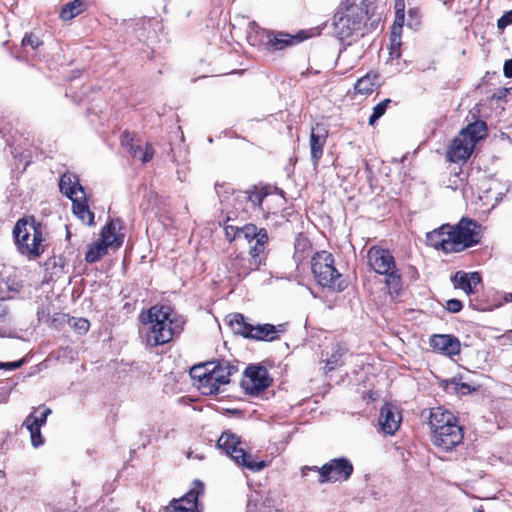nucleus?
<instances>
[{
	"mask_svg": "<svg viewBox=\"0 0 512 512\" xmlns=\"http://www.w3.org/2000/svg\"><path fill=\"white\" fill-rule=\"evenodd\" d=\"M23 426H25L30 432L31 443L34 447L43 445L44 438L41 434V428H39L37 424H34V426H29V424L23 423Z\"/></svg>",
	"mask_w": 512,
	"mask_h": 512,
	"instance_id": "nucleus-37",
	"label": "nucleus"
},
{
	"mask_svg": "<svg viewBox=\"0 0 512 512\" xmlns=\"http://www.w3.org/2000/svg\"><path fill=\"white\" fill-rule=\"evenodd\" d=\"M59 188L61 193L67 196L70 200L78 194L84 195V188L79 183L78 178L70 173H64L60 177Z\"/></svg>",
	"mask_w": 512,
	"mask_h": 512,
	"instance_id": "nucleus-23",
	"label": "nucleus"
},
{
	"mask_svg": "<svg viewBox=\"0 0 512 512\" xmlns=\"http://www.w3.org/2000/svg\"><path fill=\"white\" fill-rule=\"evenodd\" d=\"M38 411L39 409L30 413L24 420V424H29V426H34V424H37L39 428L45 425L47 417L51 414L52 411L48 407H43L42 411H40L39 415H37Z\"/></svg>",
	"mask_w": 512,
	"mask_h": 512,
	"instance_id": "nucleus-33",
	"label": "nucleus"
},
{
	"mask_svg": "<svg viewBox=\"0 0 512 512\" xmlns=\"http://www.w3.org/2000/svg\"><path fill=\"white\" fill-rule=\"evenodd\" d=\"M273 383L269 372L264 366H249L244 372L241 386L251 396H256L266 390Z\"/></svg>",
	"mask_w": 512,
	"mask_h": 512,
	"instance_id": "nucleus-14",
	"label": "nucleus"
},
{
	"mask_svg": "<svg viewBox=\"0 0 512 512\" xmlns=\"http://www.w3.org/2000/svg\"><path fill=\"white\" fill-rule=\"evenodd\" d=\"M402 420L401 414L390 404H385L379 415V425L382 431L389 435H394L400 427Z\"/></svg>",
	"mask_w": 512,
	"mask_h": 512,
	"instance_id": "nucleus-18",
	"label": "nucleus"
},
{
	"mask_svg": "<svg viewBox=\"0 0 512 512\" xmlns=\"http://www.w3.org/2000/svg\"><path fill=\"white\" fill-rule=\"evenodd\" d=\"M217 446L230 456L238 465L253 472L261 471L269 466V462L257 460L256 457L247 452L242 447L240 438L235 434L223 432L217 441Z\"/></svg>",
	"mask_w": 512,
	"mask_h": 512,
	"instance_id": "nucleus-11",
	"label": "nucleus"
},
{
	"mask_svg": "<svg viewBox=\"0 0 512 512\" xmlns=\"http://www.w3.org/2000/svg\"><path fill=\"white\" fill-rule=\"evenodd\" d=\"M139 140L136 139V134L129 130H124L120 136V144L122 148L132 157L137 158L142 147L138 144Z\"/></svg>",
	"mask_w": 512,
	"mask_h": 512,
	"instance_id": "nucleus-31",
	"label": "nucleus"
},
{
	"mask_svg": "<svg viewBox=\"0 0 512 512\" xmlns=\"http://www.w3.org/2000/svg\"><path fill=\"white\" fill-rule=\"evenodd\" d=\"M242 235L244 239H246L249 243H251L253 240L257 242V240L260 238V235L262 233L265 234V236H268V232L265 228H258L253 223H247L244 226L241 227Z\"/></svg>",
	"mask_w": 512,
	"mask_h": 512,
	"instance_id": "nucleus-34",
	"label": "nucleus"
},
{
	"mask_svg": "<svg viewBox=\"0 0 512 512\" xmlns=\"http://www.w3.org/2000/svg\"><path fill=\"white\" fill-rule=\"evenodd\" d=\"M380 75L376 71H370L363 77L359 78L355 85V94L368 96L380 87Z\"/></svg>",
	"mask_w": 512,
	"mask_h": 512,
	"instance_id": "nucleus-21",
	"label": "nucleus"
},
{
	"mask_svg": "<svg viewBox=\"0 0 512 512\" xmlns=\"http://www.w3.org/2000/svg\"><path fill=\"white\" fill-rule=\"evenodd\" d=\"M306 470L317 471L319 473L318 481L319 483L323 484L328 482L347 481L353 474L354 467L349 459L345 457H339L331 459L321 467H304L302 469L303 475H306Z\"/></svg>",
	"mask_w": 512,
	"mask_h": 512,
	"instance_id": "nucleus-12",
	"label": "nucleus"
},
{
	"mask_svg": "<svg viewBox=\"0 0 512 512\" xmlns=\"http://www.w3.org/2000/svg\"><path fill=\"white\" fill-rule=\"evenodd\" d=\"M311 270L317 284L332 292H342L349 285L347 278L336 269L334 256L328 251H317L312 256Z\"/></svg>",
	"mask_w": 512,
	"mask_h": 512,
	"instance_id": "nucleus-9",
	"label": "nucleus"
},
{
	"mask_svg": "<svg viewBox=\"0 0 512 512\" xmlns=\"http://www.w3.org/2000/svg\"><path fill=\"white\" fill-rule=\"evenodd\" d=\"M228 324L234 333L248 338L251 336L252 324L245 321V317L241 313H233L228 316Z\"/></svg>",
	"mask_w": 512,
	"mask_h": 512,
	"instance_id": "nucleus-30",
	"label": "nucleus"
},
{
	"mask_svg": "<svg viewBox=\"0 0 512 512\" xmlns=\"http://www.w3.org/2000/svg\"><path fill=\"white\" fill-rule=\"evenodd\" d=\"M503 74L506 78H512V59L505 61L503 67Z\"/></svg>",
	"mask_w": 512,
	"mask_h": 512,
	"instance_id": "nucleus-45",
	"label": "nucleus"
},
{
	"mask_svg": "<svg viewBox=\"0 0 512 512\" xmlns=\"http://www.w3.org/2000/svg\"><path fill=\"white\" fill-rule=\"evenodd\" d=\"M488 127L485 121L476 120L462 128L451 140L446 150V160L455 164H464L472 155L476 144L487 137Z\"/></svg>",
	"mask_w": 512,
	"mask_h": 512,
	"instance_id": "nucleus-7",
	"label": "nucleus"
},
{
	"mask_svg": "<svg viewBox=\"0 0 512 512\" xmlns=\"http://www.w3.org/2000/svg\"><path fill=\"white\" fill-rule=\"evenodd\" d=\"M504 300H505V302L512 301V293L505 294Z\"/></svg>",
	"mask_w": 512,
	"mask_h": 512,
	"instance_id": "nucleus-49",
	"label": "nucleus"
},
{
	"mask_svg": "<svg viewBox=\"0 0 512 512\" xmlns=\"http://www.w3.org/2000/svg\"><path fill=\"white\" fill-rule=\"evenodd\" d=\"M420 22H421V15H420L419 9H417V8L409 9L407 25L410 28L415 29L420 25Z\"/></svg>",
	"mask_w": 512,
	"mask_h": 512,
	"instance_id": "nucleus-41",
	"label": "nucleus"
},
{
	"mask_svg": "<svg viewBox=\"0 0 512 512\" xmlns=\"http://www.w3.org/2000/svg\"><path fill=\"white\" fill-rule=\"evenodd\" d=\"M42 45L43 41L32 32L25 34V36L22 39L23 47L30 46L33 50H37Z\"/></svg>",
	"mask_w": 512,
	"mask_h": 512,
	"instance_id": "nucleus-40",
	"label": "nucleus"
},
{
	"mask_svg": "<svg viewBox=\"0 0 512 512\" xmlns=\"http://www.w3.org/2000/svg\"><path fill=\"white\" fill-rule=\"evenodd\" d=\"M376 5L372 0H342L333 17V24L341 39L361 34L368 21L375 14Z\"/></svg>",
	"mask_w": 512,
	"mask_h": 512,
	"instance_id": "nucleus-4",
	"label": "nucleus"
},
{
	"mask_svg": "<svg viewBox=\"0 0 512 512\" xmlns=\"http://www.w3.org/2000/svg\"><path fill=\"white\" fill-rule=\"evenodd\" d=\"M205 487L202 481L196 479L192 487L181 498L172 499L168 509L171 512H202L199 497L203 496Z\"/></svg>",
	"mask_w": 512,
	"mask_h": 512,
	"instance_id": "nucleus-15",
	"label": "nucleus"
},
{
	"mask_svg": "<svg viewBox=\"0 0 512 512\" xmlns=\"http://www.w3.org/2000/svg\"><path fill=\"white\" fill-rule=\"evenodd\" d=\"M452 280L455 287L462 289L467 295H475L478 292V286L482 282L479 272L457 271Z\"/></svg>",
	"mask_w": 512,
	"mask_h": 512,
	"instance_id": "nucleus-19",
	"label": "nucleus"
},
{
	"mask_svg": "<svg viewBox=\"0 0 512 512\" xmlns=\"http://www.w3.org/2000/svg\"><path fill=\"white\" fill-rule=\"evenodd\" d=\"M481 239V224L467 217L455 225L443 224L426 235L427 245L445 254L462 252L478 245Z\"/></svg>",
	"mask_w": 512,
	"mask_h": 512,
	"instance_id": "nucleus-2",
	"label": "nucleus"
},
{
	"mask_svg": "<svg viewBox=\"0 0 512 512\" xmlns=\"http://www.w3.org/2000/svg\"><path fill=\"white\" fill-rule=\"evenodd\" d=\"M470 306L478 311H491L498 307L497 304L478 299V297L470 298Z\"/></svg>",
	"mask_w": 512,
	"mask_h": 512,
	"instance_id": "nucleus-38",
	"label": "nucleus"
},
{
	"mask_svg": "<svg viewBox=\"0 0 512 512\" xmlns=\"http://www.w3.org/2000/svg\"><path fill=\"white\" fill-rule=\"evenodd\" d=\"M120 219H112L108 221L101 229L100 237L92 243L85 253V261L87 263H96L108 253V249H119L124 240V234L116 232L117 228H121Z\"/></svg>",
	"mask_w": 512,
	"mask_h": 512,
	"instance_id": "nucleus-10",
	"label": "nucleus"
},
{
	"mask_svg": "<svg viewBox=\"0 0 512 512\" xmlns=\"http://www.w3.org/2000/svg\"><path fill=\"white\" fill-rule=\"evenodd\" d=\"M461 378H452L443 380L441 382V386L448 394H454V395H467L475 391L476 389L472 387L468 383H464L460 381Z\"/></svg>",
	"mask_w": 512,
	"mask_h": 512,
	"instance_id": "nucleus-28",
	"label": "nucleus"
},
{
	"mask_svg": "<svg viewBox=\"0 0 512 512\" xmlns=\"http://www.w3.org/2000/svg\"><path fill=\"white\" fill-rule=\"evenodd\" d=\"M256 36L259 37V41L269 52L284 50L287 47L298 44L305 39V36H303L302 33L291 35L285 32L267 30L263 28L256 31Z\"/></svg>",
	"mask_w": 512,
	"mask_h": 512,
	"instance_id": "nucleus-13",
	"label": "nucleus"
},
{
	"mask_svg": "<svg viewBox=\"0 0 512 512\" xmlns=\"http://www.w3.org/2000/svg\"><path fill=\"white\" fill-rule=\"evenodd\" d=\"M225 238L228 242H233L237 238L241 237L242 230L241 227L235 225H229L227 223L224 224L223 227Z\"/></svg>",
	"mask_w": 512,
	"mask_h": 512,
	"instance_id": "nucleus-39",
	"label": "nucleus"
},
{
	"mask_svg": "<svg viewBox=\"0 0 512 512\" xmlns=\"http://www.w3.org/2000/svg\"><path fill=\"white\" fill-rule=\"evenodd\" d=\"M238 367L226 360L209 361L191 367L189 374L192 384L202 395L219 393L220 387L230 383Z\"/></svg>",
	"mask_w": 512,
	"mask_h": 512,
	"instance_id": "nucleus-6",
	"label": "nucleus"
},
{
	"mask_svg": "<svg viewBox=\"0 0 512 512\" xmlns=\"http://www.w3.org/2000/svg\"><path fill=\"white\" fill-rule=\"evenodd\" d=\"M312 250V243L304 233H298L294 241V259L302 262L308 257Z\"/></svg>",
	"mask_w": 512,
	"mask_h": 512,
	"instance_id": "nucleus-29",
	"label": "nucleus"
},
{
	"mask_svg": "<svg viewBox=\"0 0 512 512\" xmlns=\"http://www.w3.org/2000/svg\"><path fill=\"white\" fill-rule=\"evenodd\" d=\"M139 322L147 326L145 342L148 347L163 346L179 338L186 326V318L178 313L174 306L160 303L142 310Z\"/></svg>",
	"mask_w": 512,
	"mask_h": 512,
	"instance_id": "nucleus-1",
	"label": "nucleus"
},
{
	"mask_svg": "<svg viewBox=\"0 0 512 512\" xmlns=\"http://www.w3.org/2000/svg\"><path fill=\"white\" fill-rule=\"evenodd\" d=\"M72 201V210L73 213L84 223H86L89 226H92L95 224L94 221V213L90 210L88 201L86 198V194L84 195H78L71 199Z\"/></svg>",
	"mask_w": 512,
	"mask_h": 512,
	"instance_id": "nucleus-22",
	"label": "nucleus"
},
{
	"mask_svg": "<svg viewBox=\"0 0 512 512\" xmlns=\"http://www.w3.org/2000/svg\"><path fill=\"white\" fill-rule=\"evenodd\" d=\"M405 21V13H395L394 26L402 28Z\"/></svg>",
	"mask_w": 512,
	"mask_h": 512,
	"instance_id": "nucleus-47",
	"label": "nucleus"
},
{
	"mask_svg": "<svg viewBox=\"0 0 512 512\" xmlns=\"http://www.w3.org/2000/svg\"><path fill=\"white\" fill-rule=\"evenodd\" d=\"M254 262L255 261H251L242 254H237L235 257L231 258V270L238 278H245L251 272L260 269Z\"/></svg>",
	"mask_w": 512,
	"mask_h": 512,
	"instance_id": "nucleus-25",
	"label": "nucleus"
},
{
	"mask_svg": "<svg viewBox=\"0 0 512 512\" xmlns=\"http://www.w3.org/2000/svg\"><path fill=\"white\" fill-rule=\"evenodd\" d=\"M430 347L447 357H453L460 353L461 343L451 334H433L429 339Z\"/></svg>",
	"mask_w": 512,
	"mask_h": 512,
	"instance_id": "nucleus-17",
	"label": "nucleus"
},
{
	"mask_svg": "<svg viewBox=\"0 0 512 512\" xmlns=\"http://www.w3.org/2000/svg\"><path fill=\"white\" fill-rule=\"evenodd\" d=\"M512 24V9L506 13H504L497 21V26L499 29H504L508 25Z\"/></svg>",
	"mask_w": 512,
	"mask_h": 512,
	"instance_id": "nucleus-44",
	"label": "nucleus"
},
{
	"mask_svg": "<svg viewBox=\"0 0 512 512\" xmlns=\"http://www.w3.org/2000/svg\"><path fill=\"white\" fill-rule=\"evenodd\" d=\"M87 0H73L66 3L60 10L59 18L70 21L87 10Z\"/></svg>",
	"mask_w": 512,
	"mask_h": 512,
	"instance_id": "nucleus-27",
	"label": "nucleus"
},
{
	"mask_svg": "<svg viewBox=\"0 0 512 512\" xmlns=\"http://www.w3.org/2000/svg\"><path fill=\"white\" fill-rule=\"evenodd\" d=\"M272 194L269 186L257 187L247 191V200L252 204L253 207L259 208L265 211L263 207L264 200Z\"/></svg>",
	"mask_w": 512,
	"mask_h": 512,
	"instance_id": "nucleus-32",
	"label": "nucleus"
},
{
	"mask_svg": "<svg viewBox=\"0 0 512 512\" xmlns=\"http://www.w3.org/2000/svg\"><path fill=\"white\" fill-rule=\"evenodd\" d=\"M24 363V360H18L13 362H5V370H15L21 367Z\"/></svg>",
	"mask_w": 512,
	"mask_h": 512,
	"instance_id": "nucleus-46",
	"label": "nucleus"
},
{
	"mask_svg": "<svg viewBox=\"0 0 512 512\" xmlns=\"http://www.w3.org/2000/svg\"><path fill=\"white\" fill-rule=\"evenodd\" d=\"M367 262L373 271L385 276L389 294L398 296L402 290V276L392 252L379 245H373L367 251Z\"/></svg>",
	"mask_w": 512,
	"mask_h": 512,
	"instance_id": "nucleus-8",
	"label": "nucleus"
},
{
	"mask_svg": "<svg viewBox=\"0 0 512 512\" xmlns=\"http://www.w3.org/2000/svg\"><path fill=\"white\" fill-rule=\"evenodd\" d=\"M283 330L277 329L273 324H258L256 326L252 325L251 336L249 339H254L257 341H275L279 339V332Z\"/></svg>",
	"mask_w": 512,
	"mask_h": 512,
	"instance_id": "nucleus-26",
	"label": "nucleus"
},
{
	"mask_svg": "<svg viewBox=\"0 0 512 512\" xmlns=\"http://www.w3.org/2000/svg\"><path fill=\"white\" fill-rule=\"evenodd\" d=\"M474 512H485L482 508L475 509Z\"/></svg>",
	"mask_w": 512,
	"mask_h": 512,
	"instance_id": "nucleus-52",
	"label": "nucleus"
},
{
	"mask_svg": "<svg viewBox=\"0 0 512 512\" xmlns=\"http://www.w3.org/2000/svg\"><path fill=\"white\" fill-rule=\"evenodd\" d=\"M47 235L46 226L34 215L19 218L12 229L17 252L28 260H37L45 253Z\"/></svg>",
	"mask_w": 512,
	"mask_h": 512,
	"instance_id": "nucleus-5",
	"label": "nucleus"
},
{
	"mask_svg": "<svg viewBox=\"0 0 512 512\" xmlns=\"http://www.w3.org/2000/svg\"><path fill=\"white\" fill-rule=\"evenodd\" d=\"M0 369H5V362H0Z\"/></svg>",
	"mask_w": 512,
	"mask_h": 512,
	"instance_id": "nucleus-51",
	"label": "nucleus"
},
{
	"mask_svg": "<svg viewBox=\"0 0 512 512\" xmlns=\"http://www.w3.org/2000/svg\"><path fill=\"white\" fill-rule=\"evenodd\" d=\"M348 347L343 342H335L331 346L330 351L322 354V362L325 364L326 372H331L341 367L344 364L343 357L348 353Z\"/></svg>",
	"mask_w": 512,
	"mask_h": 512,
	"instance_id": "nucleus-20",
	"label": "nucleus"
},
{
	"mask_svg": "<svg viewBox=\"0 0 512 512\" xmlns=\"http://www.w3.org/2000/svg\"><path fill=\"white\" fill-rule=\"evenodd\" d=\"M395 13H405V0H395Z\"/></svg>",
	"mask_w": 512,
	"mask_h": 512,
	"instance_id": "nucleus-48",
	"label": "nucleus"
},
{
	"mask_svg": "<svg viewBox=\"0 0 512 512\" xmlns=\"http://www.w3.org/2000/svg\"><path fill=\"white\" fill-rule=\"evenodd\" d=\"M4 314H5V311L3 309H0V317L4 316Z\"/></svg>",
	"mask_w": 512,
	"mask_h": 512,
	"instance_id": "nucleus-53",
	"label": "nucleus"
},
{
	"mask_svg": "<svg viewBox=\"0 0 512 512\" xmlns=\"http://www.w3.org/2000/svg\"><path fill=\"white\" fill-rule=\"evenodd\" d=\"M445 308L450 313H458L462 310L463 304L458 299H450L446 302Z\"/></svg>",
	"mask_w": 512,
	"mask_h": 512,
	"instance_id": "nucleus-43",
	"label": "nucleus"
},
{
	"mask_svg": "<svg viewBox=\"0 0 512 512\" xmlns=\"http://www.w3.org/2000/svg\"><path fill=\"white\" fill-rule=\"evenodd\" d=\"M390 103H391L390 99H384L374 106L373 112L370 115L369 120H368L369 125H374L375 122L386 113L387 108Z\"/></svg>",
	"mask_w": 512,
	"mask_h": 512,
	"instance_id": "nucleus-36",
	"label": "nucleus"
},
{
	"mask_svg": "<svg viewBox=\"0 0 512 512\" xmlns=\"http://www.w3.org/2000/svg\"><path fill=\"white\" fill-rule=\"evenodd\" d=\"M328 138V129L322 123H316L311 127L309 136L310 157L314 169H317L324 153V147Z\"/></svg>",
	"mask_w": 512,
	"mask_h": 512,
	"instance_id": "nucleus-16",
	"label": "nucleus"
},
{
	"mask_svg": "<svg viewBox=\"0 0 512 512\" xmlns=\"http://www.w3.org/2000/svg\"><path fill=\"white\" fill-rule=\"evenodd\" d=\"M67 317V322L69 326L80 335L85 334L88 332L90 328V322L86 318H77V317H69L68 315H65Z\"/></svg>",
	"mask_w": 512,
	"mask_h": 512,
	"instance_id": "nucleus-35",
	"label": "nucleus"
},
{
	"mask_svg": "<svg viewBox=\"0 0 512 512\" xmlns=\"http://www.w3.org/2000/svg\"><path fill=\"white\" fill-rule=\"evenodd\" d=\"M155 155V149L150 142H146L144 151L140 157L142 164L149 163Z\"/></svg>",
	"mask_w": 512,
	"mask_h": 512,
	"instance_id": "nucleus-42",
	"label": "nucleus"
},
{
	"mask_svg": "<svg viewBox=\"0 0 512 512\" xmlns=\"http://www.w3.org/2000/svg\"><path fill=\"white\" fill-rule=\"evenodd\" d=\"M502 337L512 339V330L506 332L504 335H502Z\"/></svg>",
	"mask_w": 512,
	"mask_h": 512,
	"instance_id": "nucleus-50",
	"label": "nucleus"
},
{
	"mask_svg": "<svg viewBox=\"0 0 512 512\" xmlns=\"http://www.w3.org/2000/svg\"><path fill=\"white\" fill-rule=\"evenodd\" d=\"M428 425L431 442L438 450L450 452L463 443L464 427L459 417L444 406L430 409Z\"/></svg>",
	"mask_w": 512,
	"mask_h": 512,
	"instance_id": "nucleus-3",
	"label": "nucleus"
},
{
	"mask_svg": "<svg viewBox=\"0 0 512 512\" xmlns=\"http://www.w3.org/2000/svg\"><path fill=\"white\" fill-rule=\"evenodd\" d=\"M269 242V236H265L264 233L260 235V238L257 240V242L254 243L249 248L248 251V258L251 261H255L254 264L257 265L259 268L262 265H265L266 259H267V245Z\"/></svg>",
	"mask_w": 512,
	"mask_h": 512,
	"instance_id": "nucleus-24",
	"label": "nucleus"
}]
</instances>
